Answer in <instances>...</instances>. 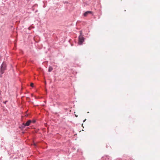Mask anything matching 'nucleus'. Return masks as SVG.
Instances as JSON below:
<instances>
[{
  "label": "nucleus",
  "instance_id": "obj_4",
  "mask_svg": "<svg viewBox=\"0 0 160 160\" xmlns=\"http://www.w3.org/2000/svg\"><path fill=\"white\" fill-rule=\"evenodd\" d=\"M91 12L90 11H87L85 12L84 14V16H86L89 13H91Z\"/></svg>",
  "mask_w": 160,
  "mask_h": 160
},
{
  "label": "nucleus",
  "instance_id": "obj_9",
  "mask_svg": "<svg viewBox=\"0 0 160 160\" xmlns=\"http://www.w3.org/2000/svg\"><path fill=\"white\" fill-rule=\"evenodd\" d=\"M75 116L77 117H78V116L77 115H75Z\"/></svg>",
  "mask_w": 160,
  "mask_h": 160
},
{
  "label": "nucleus",
  "instance_id": "obj_1",
  "mask_svg": "<svg viewBox=\"0 0 160 160\" xmlns=\"http://www.w3.org/2000/svg\"><path fill=\"white\" fill-rule=\"evenodd\" d=\"M80 34H81V32H80ZM84 41L83 37L81 35L79 37L78 44L79 45H82V42Z\"/></svg>",
  "mask_w": 160,
  "mask_h": 160
},
{
  "label": "nucleus",
  "instance_id": "obj_7",
  "mask_svg": "<svg viewBox=\"0 0 160 160\" xmlns=\"http://www.w3.org/2000/svg\"><path fill=\"white\" fill-rule=\"evenodd\" d=\"M35 122V121L34 120L32 121V122L34 123Z\"/></svg>",
  "mask_w": 160,
  "mask_h": 160
},
{
  "label": "nucleus",
  "instance_id": "obj_2",
  "mask_svg": "<svg viewBox=\"0 0 160 160\" xmlns=\"http://www.w3.org/2000/svg\"><path fill=\"white\" fill-rule=\"evenodd\" d=\"M6 64L4 63H3L1 66V69L0 70V72L2 74L3 73V71L5 69Z\"/></svg>",
  "mask_w": 160,
  "mask_h": 160
},
{
  "label": "nucleus",
  "instance_id": "obj_6",
  "mask_svg": "<svg viewBox=\"0 0 160 160\" xmlns=\"http://www.w3.org/2000/svg\"><path fill=\"white\" fill-rule=\"evenodd\" d=\"M31 86L32 87H33V84L32 83H31Z\"/></svg>",
  "mask_w": 160,
  "mask_h": 160
},
{
  "label": "nucleus",
  "instance_id": "obj_3",
  "mask_svg": "<svg viewBox=\"0 0 160 160\" xmlns=\"http://www.w3.org/2000/svg\"><path fill=\"white\" fill-rule=\"evenodd\" d=\"M32 122V121L31 120H29L26 123L24 124L25 126H29L30 123Z\"/></svg>",
  "mask_w": 160,
  "mask_h": 160
},
{
  "label": "nucleus",
  "instance_id": "obj_5",
  "mask_svg": "<svg viewBox=\"0 0 160 160\" xmlns=\"http://www.w3.org/2000/svg\"><path fill=\"white\" fill-rule=\"evenodd\" d=\"M53 69V68L52 67H49L48 68V72H51Z\"/></svg>",
  "mask_w": 160,
  "mask_h": 160
},
{
  "label": "nucleus",
  "instance_id": "obj_8",
  "mask_svg": "<svg viewBox=\"0 0 160 160\" xmlns=\"http://www.w3.org/2000/svg\"><path fill=\"white\" fill-rule=\"evenodd\" d=\"M7 101H5V102H4V103H5V104H6V102H7Z\"/></svg>",
  "mask_w": 160,
  "mask_h": 160
}]
</instances>
